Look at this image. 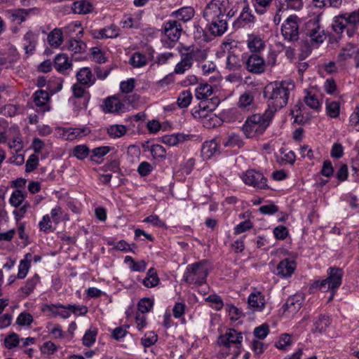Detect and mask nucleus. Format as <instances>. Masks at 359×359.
Listing matches in <instances>:
<instances>
[{
  "label": "nucleus",
  "instance_id": "obj_11",
  "mask_svg": "<svg viewBox=\"0 0 359 359\" xmlns=\"http://www.w3.org/2000/svg\"><path fill=\"white\" fill-rule=\"evenodd\" d=\"M243 182L248 186L257 189H264L267 187L266 179L263 174L255 170H248L242 176Z\"/></svg>",
  "mask_w": 359,
  "mask_h": 359
},
{
  "label": "nucleus",
  "instance_id": "obj_40",
  "mask_svg": "<svg viewBox=\"0 0 359 359\" xmlns=\"http://www.w3.org/2000/svg\"><path fill=\"white\" fill-rule=\"evenodd\" d=\"M54 66L58 72L65 73L71 68L72 62L66 54L60 53L55 56Z\"/></svg>",
  "mask_w": 359,
  "mask_h": 359
},
{
  "label": "nucleus",
  "instance_id": "obj_2",
  "mask_svg": "<svg viewBox=\"0 0 359 359\" xmlns=\"http://www.w3.org/2000/svg\"><path fill=\"white\" fill-rule=\"evenodd\" d=\"M327 277L323 280H318L314 282L313 287L318 289L323 292H331L328 301H331L337 290L340 287L342 283L344 271L340 268L330 267L327 269Z\"/></svg>",
  "mask_w": 359,
  "mask_h": 359
},
{
  "label": "nucleus",
  "instance_id": "obj_32",
  "mask_svg": "<svg viewBox=\"0 0 359 359\" xmlns=\"http://www.w3.org/2000/svg\"><path fill=\"white\" fill-rule=\"evenodd\" d=\"M194 13V9L192 7L185 6L173 11L170 16L178 22H187L193 18Z\"/></svg>",
  "mask_w": 359,
  "mask_h": 359
},
{
  "label": "nucleus",
  "instance_id": "obj_37",
  "mask_svg": "<svg viewBox=\"0 0 359 359\" xmlns=\"http://www.w3.org/2000/svg\"><path fill=\"white\" fill-rule=\"evenodd\" d=\"M124 263L133 272H144L147 266V264L144 260L136 261L130 256L125 257Z\"/></svg>",
  "mask_w": 359,
  "mask_h": 359
},
{
  "label": "nucleus",
  "instance_id": "obj_47",
  "mask_svg": "<svg viewBox=\"0 0 359 359\" xmlns=\"http://www.w3.org/2000/svg\"><path fill=\"white\" fill-rule=\"evenodd\" d=\"M323 89L327 95L332 97H337L340 94L338 86L335 80L332 77L325 80L323 84Z\"/></svg>",
  "mask_w": 359,
  "mask_h": 359
},
{
  "label": "nucleus",
  "instance_id": "obj_58",
  "mask_svg": "<svg viewBox=\"0 0 359 359\" xmlns=\"http://www.w3.org/2000/svg\"><path fill=\"white\" fill-rule=\"evenodd\" d=\"M90 153L89 148L86 144H79L72 149V156L78 160L82 161L86 159Z\"/></svg>",
  "mask_w": 359,
  "mask_h": 359
},
{
  "label": "nucleus",
  "instance_id": "obj_64",
  "mask_svg": "<svg viewBox=\"0 0 359 359\" xmlns=\"http://www.w3.org/2000/svg\"><path fill=\"white\" fill-rule=\"evenodd\" d=\"M191 93L189 90H184L180 93L177 102L180 108H185L191 104Z\"/></svg>",
  "mask_w": 359,
  "mask_h": 359
},
{
  "label": "nucleus",
  "instance_id": "obj_12",
  "mask_svg": "<svg viewBox=\"0 0 359 359\" xmlns=\"http://www.w3.org/2000/svg\"><path fill=\"white\" fill-rule=\"evenodd\" d=\"M57 131L60 137L66 140L81 138L90 133V128L86 126L81 128H58Z\"/></svg>",
  "mask_w": 359,
  "mask_h": 359
},
{
  "label": "nucleus",
  "instance_id": "obj_13",
  "mask_svg": "<svg viewBox=\"0 0 359 359\" xmlns=\"http://www.w3.org/2000/svg\"><path fill=\"white\" fill-rule=\"evenodd\" d=\"M20 55L15 46L10 45L1 54L0 64L6 68H13L20 60Z\"/></svg>",
  "mask_w": 359,
  "mask_h": 359
},
{
  "label": "nucleus",
  "instance_id": "obj_17",
  "mask_svg": "<svg viewBox=\"0 0 359 359\" xmlns=\"http://www.w3.org/2000/svg\"><path fill=\"white\" fill-rule=\"evenodd\" d=\"M297 268V263L294 258H285L281 260L276 267V275L287 278L290 277Z\"/></svg>",
  "mask_w": 359,
  "mask_h": 359
},
{
  "label": "nucleus",
  "instance_id": "obj_8",
  "mask_svg": "<svg viewBox=\"0 0 359 359\" xmlns=\"http://www.w3.org/2000/svg\"><path fill=\"white\" fill-rule=\"evenodd\" d=\"M306 34L311 43L318 45L325 39L324 30L320 25L319 17H315L306 22Z\"/></svg>",
  "mask_w": 359,
  "mask_h": 359
},
{
  "label": "nucleus",
  "instance_id": "obj_23",
  "mask_svg": "<svg viewBox=\"0 0 359 359\" xmlns=\"http://www.w3.org/2000/svg\"><path fill=\"white\" fill-rule=\"evenodd\" d=\"M242 6V12L240 14L239 19L240 20L244 22L246 24H251L254 22L255 16L252 15L248 5L245 4L238 5L236 6H231L229 11L227 13V15L231 17L233 16L234 14L238 11V7Z\"/></svg>",
  "mask_w": 359,
  "mask_h": 359
},
{
  "label": "nucleus",
  "instance_id": "obj_60",
  "mask_svg": "<svg viewBox=\"0 0 359 359\" xmlns=\"http://www.w3.org/2000/svg\"><path fill=\"white\" fill-rule=\"evenodd\" d=\"M241 66V62L238 56L235 54H229L226 59V67L231 70L235 71L238 69Z\"/></svg>",
  "mask_w": 359,
  "mask_h": 359
},
{
  "label": "nucleus",
  "instance_id": "obj_4",
  "mask_svg": "<svg viewBox=\"0 0 359 359\" xmlns=\"http://www.w3.org/2000/svg\"><path fill=\"white\" fill-rule=\"evenodd\" d=\"M276 63L277 55L272 51L268 53L266 60L257 54L250 55L245 62V67L251 73L262 74L271 72Z\"/></svg>",
  "mask_w": 359,
  "mask_h": 359
},
{
  "label": "nucleus",
  "instance_id": "obj_28",
  "mask_svg": "<svg viewBox=\"0 0 359 359\" xmlns=\"http://www.w3.org/2000/svg\"><path fill=\"white\" fill-rule=\"evenodd\" d=\"M208 28L214 36H221L227 30L228 24L224 18H218L217 20L208 21Z\"/></svg>",
  "mask_w": 359,
  "mask_h": 359
},
{
  "label": "nucleus",
  "instance_id": "obj_1",
  "mask_svg": "<svg viewBox=\"0 0 359 359\" xmlns=\"http://www.w3.org/2000/svg\"><path fill=\"white\" fill-rule=\"evenodd\" d=\"M295 85L292 79L275 81L268 83L264 90V97L266 101L268 112L273 113L285 107L289 100Z\"/></svg>",
  "mask_w": 359,
  "mask_h": 359
},
{
  "label": "nucleus",
  "instance_id": "obj_31",
  "mask_svg": "<svg viewBox=\"0 0 359 359\" xmlns=\"http://www.w3.org/2000/svg\"><path fill=\"white\" fill-rule=\"evenodd\" d=\"M219 151V142L217 139L205 141L202 145L201 154L204 158H210Z\"/></svg>",
  "mask_w": 359,
  "mask_h": 359
},
{
  "label": "nucleus",
  "instance_id": "obj_36",
  "mask_svg": "<svg viewBox=\"0 0 359 359\" xmlns=\"http://www.w3.org/2000/svg\"><path fill=\"white\" fill-rule=\"evenodd\" d=\"M189 139V135H185L183 133H175L163 136L161 141L165 144H167L170 147H174L178 144L180 142Z\"/></svg>",
  "mask_w": 359,
  "mask_h": 359
},
{
  "label": "nucleus",
  "instance_id": "obj_27",
  "mask_svg": "<svg viewBox=\"0 0 359 359\" xmlns=\"http://www.w3.org/2000/svg\"><path fill=\"white\" fill-rule=\"evenodd\" d=\"M152 57V51L144 53L137 51L132 54L130 57V64L135 68H140L145 66Z\"/></svg>",
  "mask_w": 359,
  "mask_h": 359
},
{
  "label": "nucleus",
  "instance_id": "obj_7",
  "mask_svg": "<svg viewBox=\"0 0 359 359\" xmlns=\"http://www.w3.org/2000/svg\"><path fill=\"white\" fill-rule=\"evenodd\" d=\"M231 6L229 0H212L205 7L203 16L207 22L224 18Z\"/></svg>",
  "mask_w": 359,
  "mask_h": 359
},
{
  "label": "nucleus",
  "instance_id": "obj_15",
  "mask_svg": "<svg viewBox=\"0 0 359 359\" xmlns=\"http://www.w3.org/2000/svg\"><path fill=\"white\" fill-rule=\"evenodd\" d=\"M265 295L257 289L254 288L248 297L249 308L254 312H262L266 306Z\"/></svg>",
  "mask_w": 359,
  "mask_h": 359
},
{
  "label": "nucleus",
  "instance_id": "obj_41",
  "mask_svg": "<svg viewBox=\"0 0 359 359\" xmlns=\"http://www.w3.org/2000/svg\"><path fill=\"white\" fill-rule=\"evenodd\" d=\"M212 112V111L208 108L206 104L202 101L199 103L198 106L194 107L191 110L194 118L201 121L202 123Z\"/></svg>",
  "mask_w": 359,
  "mask_h": 359
},
{
  "label": "nucleus",
  "instance_id": "obj_61",
  "mask_svg": "<svg viewBox=\"0 0 359 359\" xmlns=\"http://www.w3.org/2000/svg\"><path fill=\"white\" fill-rule=\"evenodd\" d=\"M355 54V48L352 46H347L343 48L338 55L339 62H346L351 59Z\"/></svg>",
  "mask_w": 359,
  "mask_h": 359
},
{
  "label": "nucleus",
  "instance_id": "obj_54",
  "mask_svg": "<svg viewBox=\"0 0 359 359\" xmlns=\"http://www.w3.org/2000/svg\"><path fill=\"white\" fill-rule=\"evenodd\" d=\"M305 93L304 99L305 104L312 109L320 111L322 105L317 96L307 90Z\"/></svg>",
  "mask_w": 359,
  "mask_h": 359
},
{
  "label": "nucleus",
  "instance_id": "obj_63",
  "mask_svg": "<svg viewBox=\"0 0 359 359\" xmlns=\"http://www.w3.org/2000/svg\"><path fill=\"white\" fill-rule=\"evenodd\" d=\"M86 48V46L83 41L74 39H70L67 45V49L74 53H83Z\"/></svg>",
  "mask_w": 359,
  "mask_h": 359
},
{
  "label": "nucleus",
  "instance_id": "obj_9",
  "mask_svg": "<svg viewBox=\"0 0 359 359\" xmlns=\"http://www.w3.org/2000/svg\"><path fill=\"white\" fill-rule=\"evenodd\" d=\"M299 26L297 15L289 16L283 23L281 33L283 38L288 41H296L299 38Z\"/></svg>",
  "mask_w": 359,
  "mask_h": 359
},
{
  "label": "nucleus",
  "instance_id": "obj_24",
  "mask_svg": "<svg viewBox=\"0 0 359 359\" xmlns=\"http://www.w3.org/2000/svg\"><path fill=\"white\" fill-rule=\"evenodd\" d=\"M32 9H10L6 11V18L12 22L21 24L26 21Z\"/></svg>",
  "mask_w": 359,
  "mask_h": 359
},
{
  "label": "nucleus",
  "instance_id": "obj_3",
  "mask_svg": "<svg viewBox=\"0 0 359 359\" xmlns=\"http://www.w3.org/2000/svg\"><path fill=\"white\" fill-rule=\"evenodd\" d=\"M273 115L266 112L264 114H257L249 117L243 126V131L248 138H252L264 132L269 125Z\"/></svg>",
  "mask_w": 359,
  "mask_h": 359
},
{
  "label": "nucleus",
  "instance_id": "obj_59",
  "mask_svg": "<svg viewBox=\"0 0 359 359\" xmlns=\"http://www.w3.org/2000/svg\"><path fill=\"white\" fill-rule=\"evenodd\" d=\"M63 33L71 35L74 33L83 34L81 23L79 21H72L68 23L62 29Z\"/></svg>",
  "mask_w": 359,
  "mask_h": 359
},
{
  "label": "nucleus",
  "instance_id": "obj_57",
  "mask_svg": "<svg viewBox=\"0 0 359 359\" xmlns=\"http://www.w3.org/2000/svg\"><path fill=\"white\" fill-rule=\"evenodd\" d=\"M97 334V330L95 327L87 330L82 338L83 344L87 347L92 346L95 342Z\"/></svg>",
  "mask_w": 359,
  "mask_h": 359
},
{
  "label": "nucleus",
  "instance_id": "obj_26",
  "mask_svg": "<svg viewBox=\"0 0 359 359\" xmlns=\"http://www.w3.org/2000/svg\"><path fill=\"white\" fill-rule=\"evenodd\" d=\"M303 303V297L300 294H295L290 297L285 305L283 309L285 312L289 314L294 315L297 313L301 309Z\"/></svg>",
  "mask_w": 359,
  "mask_h": 359
},
{
  "label": "nucleus",
  "instance_id": "obj_62",
  "mask_svg": "<svg viewBox=\"0 0 359 359\" xmlns=\"http://www.w3.org/2000/svg\"><path fill=\"white\" fill-rule=\"evenodd\" d=\"M348 127L350 129L359 132V106L357 105L348 118Z\"/></svg>",
  "mask_w": 359,
  "mask_h": 359
},
{
  "label": "nucleus",
  "instance_id": "obj_18",
  "mask_svg": "<svg viewBox=\"0 0 359 359\" xmlns=\"http://www.w3.org/2000/svg\"><path fill=\"white\" fill-rule=\"evenodd\" d=\"M91 35L96 39H114L119 35V29L115 25H109L101 29L92 30Z\"/></svg>",
  "mask_w": 359,
  "mask_h": 359
},
{
  "label": "nucleus",
  "instance_id": "obj_30",
  "mask_svg": "<svg viewBox=\"0 0 359 359\" xmlns=\"http://www.w3.org/2000/svg\"><path fill=\"white\" fill-rule=\"evenodd\" d=\"M246 44L251 52H259L265 47V43L263 39L255 34H248Z\"/></svg>",
  "mask_w": 359,
  "mask_h": 359
},
{
  "label": "nucleus",
  "instance_id": "obj_16",
  "mask_svg": "<svg viewBox=\"0 0 359 359\" xmlns=\"http://www.w3.org/2000/svg\"><path fill=\"white\" fill-rule=\"evenodd\" d=\"M39 39V32L33 29H29L24 34L22 40V48L26 55H31L36 50Z\"/></svg>",
  "mask_w": 359,
  "mask_h": 359
},
{
  "label": "nucleus",
  "instance_id": "obj_51",
  "mask_svg": "<svg viewBox=\"0 0 359 359\" xmlns=\"http://www.w3.org/2000/svg\"><path fill=\"white\" fill-rule=\"evenodd\" d=\"M144 148L145 151H148L151 153L154 158L165 159L166 157V151L161 144H154L147 145Z\"/></svg>",
  "mask_w": 359,
  "mask_h": 359
},
{
  "label": "nucleus",
  "instance_id": "obj_46",
  "mask_svg": "<svg viewBox=\"0 0 359 359\" xmlns=\"http://www.w3.org/2000/svg\"><path fill=\"white\" fill-rule=\"evenodd\" d=\"M38 225L39 230L46 233L53 232L57 226L48 214L42 217Z\"/></svg>",
  "mask_w": 359,
  "mask_h": 359
},
{
  "label": "nucleus",
  "instance_id": "obj_45",
  "mask_svg": "<svg viewBox=\"0 0 359 359\" xmlns=\"http://www.w3.org/2000/svg\"><path fill=\"white\" fill-rule=\"evenodd\" d=\"M128 130V128L127 126L122 124H113L107 128L108 135L113 139H117L124 136Z\"/></svg>",
  "mask_w": 359,
  "mask_h": 359
},
{
  "label": "nucleus",
  "instance_id": "obj_20",
  "mask_svg": "<svg viewBox=\"0 0 359 359\" xmlns=\"http://www.w3.org/2000/svg\"><path fill=\"white\" fill-rule=\"evenodd\" d=\"M243 336L234 329H229L224 335L220 336L218 343L226 347L232 344H240L242 341Z\"/></svg>",
  "mask_w": 359,
  "mask_h": 359
},
{
  "label": "nucleus",
  "instance_id": "obj_49",
  "mask_svg": "<svg viewBox=\"0 0 359 359\" xmlns=\"http://www.w3.org/2000/svg\"><path fill=\"white\" fill-rule=\"evenodd\" d=\"M48 215L57 225L62 221L69 220L68 214L65 212L60 205H55L54 208H53L50 210V214Z\"/></svg>",
  "mask_w": 359,
  "mask_h": 359
},
{
  "label": "nucleus",
  "instance_id": "obj_53",
  "mask_svg": "<svg viewBox=\"0 0 359 359\" xmlns=\"http://www.w3.org/2000/svg\"><path fill=\"white\" fill-rule=\"evenodd\" d=\"M187 54L191 56L192 64H194V62L195 61L198 62V65L203 62L208 56V53L205 50L199 48H193L191 50L187 52Z\"/></svg>",
  "mask_w": 359,
  "mask_h": 359
},
{
  "label": "nucleus",
  "instance_id": "obj_34",
  "mask_svg": "<svg viewBox=\"0 0 359 359\" xmlns=\"http://www.w3.org/2000/svg\"><path fill=\"white\" fill-rule=\"evenodd\" d=\"M142 283L147 288H153L158 286L161 283V280L156 269L153 267L149 269L146 276L142 280Z\"/></svg>",
  "mask_w": 359,
  "mask_h": 359
},
{
  "label": "nucleus",
  "instance_id": "obj_21",
  "mask_svg": "<svg viewBox=\"0 0 359 359\" xmlns=\"http://www.w3.org/2000/svg\"><path fill=\"white\" fill-rule=\"evenodd\" d=\"M41 283V278L39 274L34 273L30 276L19 289L21 297H27L32 294L36 286Z\"/></svg>",
  "mask_w": 359,
  "mask_h": 359
},
{
  "label": "nucleus",
  "instance_id": "obj_43",
  "mask_svg": "<svg viewBox=\"0 0 359 359\" xmlns=\"http://www.w3.org/2000/svg\"><path fill=\"white\" fill-rule=\"evenodd\" d=\"M325 113L331 118H337L340 115L341 104L337 101L326 100Z\"/></svg>",
  "mask_w": 359,
  "mask_h": 359
},
{
  "label": "nucleus",
  "instance_id": "obj_50",
  "mask_svg": "<svg viewBox=\"0 0 359 359\" xmlns=\"http://www.w3.org/2000/svg\"><path fill=\"white\" fill-rule=\"evenodd\" d=\"M27 196V193L25 191H22L20 189L14 190L10 196L9 203L10 204L15 207L18 208L22 204H24V201Z\"/></svg>",
  "mask_w": 359,
  "mask_h": 359
},
{
  "label": "nucleus",
  "instance_id": "obj_44",
  "mask_svg": "<svg viewBox=\"0 0 359 359\" xmlns=\"http://www.w3.org/2000/svg\"><path fill=\"white\" fill-rule=\"evenodd\" d=\"M302 6V0H278L276 4V7H278L280 11H287L288 9L299 11Z\"/></svg>",
  "mask_w": 359,
  "mask_h": 359
},
{
  "label": "nucleus",
  "instance_id": "obj_10",
  "mask_svg": "<svg viewBox=\"0 0 359 359\" xmlns=\"http://www.w3.org/2000/svg\"><path fill=\"white\" fill-rule=\"evenodd\" d=\"M41 311L50 318L60 317L67 319L71 316V311L69 304L64 305L60 303L45 304L41 307Z\"/></svg>",
  "mask_w": 359,
  "mask_h": 359
},
{
  "label": "nucleus",
  "instance_id": "obj_48",
  "mask_svg": "<svg viewBox=\"0 0 359 359\" xmlns=\"http://www.w3.org/2000/svg\"><path fill=\"white\" fill-rule=\"evenodd\" d=\"M212 94V88L208 83H201L195 89L196 99L206 100Z\"/></svg>",
  "mask_w": 359,
  "mask_h": 359
},
{
  "label": "nucleus",
  "instance_id": "obj_56",
  "mask_svg": "<svg viewBox=\"0 0 359 359\" xmlns=\"http://www.w3.org/2000/svg\"><path fill=\"white\" fill-rule=\"evenodd\" d=\"M63 79L61 77H49L48 90L53 95L60 91L62 88Z\"/></svg>",
  "mask_w": 359,
  "mask_h": 359
},
{
  "label": "nucleus",
  "instance_id": "obj_38",
  "mask_svg": "<svg viewBox=\"0 0 359 359\" xmlns=\"http://www.w3.org/2000/svg\"><path fill=\"white\" fill-rule=\"evenodd\" d=\"M30 257H31V253L28 252L26 253L22 259L18 264V273H17V278L18 279H24L27 273H29V271L31 268V264H30Z\"/></svg>",
  "mask_w": 359,
  "mask_h": 359
},
{
  "label": "nucleus",
  "instance_id": "obj_5",
  "mask_svg": "<svg viewBox=\"0 0 359 359\" xmlns=\"http://www.w3.org/2000/svg\"><path fill=\"white\" fill-rule=\"evenodd\" d=\"M210 266L205 261L189 264L183 275V279L189 284L201 285L205 283Z\"/></svg>",
  "mask_w": 359,
  "mask_h": 359
},
{
  "label": "nucleus",
  "instance_id": "obj_14",
  "mask_svg": "<svg viewBox=\"0 0 359 359\" xmlns=\"http://www.w3.org/2000/svg\"><path fill=\"white\" fill-rule=\"evenodd\" d=\"M50 96L47 91L43 90H38L34 92L32 97L37 111L43 113L50 111Z\"/></svg>",
  "mask_w": 359,
  "mask_h": 359
},
{
  "label": "nucleus",
  "instance_id": "obj_33",
  "mask_svg": "<svg viewBox=\"0 0 359 359\" xmlns=\"http://www.w3.org/2000/svg\"><path fill=\"white\" fill-rule=\"evenodd\" d=\"M142 11L134 14H126L121 20V25L123 28H137L140 25Z\"/></svg>",
  "mask_w": 359,
  "mask_h": 359
},
{
  "label": "nucleus",
  "instance_id": "obj_19",
  "mask_svg": "<svg viewBox=\"0 0 359 359\" xmlns=\"http://www.w3.org/2000/svg\"><path fill=\"white\" fill-rule=\"evenodd\" d=\"M72 88L74 97L70 98L69 102L72 104H76L79 102V104L81 105V108L86 109L89 100V96L86 93L84 88H83L79 83L73 85Z\"/></svg>",
  "mask_w": 359,
  "mask_h": 359
},
{
  "label": "nucleus",
  "instance_id": "obj_25",
  "mask_svg": "<svg viewBox=\"0 0 359 359\" xmlns=\"http://www.w3.org/2000/svg\"><path fill=\"white\" fill-rule=\"evenodd\" d=\"M76 76L78 82L86 87L92 86L96 81V77L93 75L89 67L81 68L76 72Z\"/></svg>",
  "mask_w": 359,
  "mask_h": 359
},
{
  "label": "nucleus",
  "instance_id": "obj_22",
  "mask_svg": "<svg viewBox=\"0 0 359 359\" xmlns=\"http://www.w3.org/2000/svg\"><path fill=\"white\" fill-rule=\"evenodd\" d=\"M71 8L74 14L87 15L93 13L95 6L92 0H77L72 4Z\"/></svg>",
  "mask_w": 359,
  "mask_h": 359
},
{
  "label": "nucleus",
  "instance_id": "obj_6",
  "mask_svg": "<svg viewBox=\"0 0 359 359\" xmlns=\"http://www.w3.org/2000/svg\"><path fill=\"white\" fill-rule=\"evenodd\" d=\"M163 36L161 41L165 48H172L180 39L182 27L180 22L177 20L170 19L166 20L163 25Z\"/></svg>",
  "mask_w": 359,
  "mask_h": 359
},
{
  "label": "nucleus",
  "instance_id": "obj_52",
  "mask_svg": "<svg viewBox=\"0 0 359 359\" xmlns=\"http://www.w3.org/2000/svg\"><path fill=\"white\" fill-rule=\"evenodd\" d=\"M254 96L250 92H245L238 100V107L245 110H250L253 107Z\"/></svg>",
  "mask_w": 359,
  "mask_h": 359
},
{
  "label": "nucleus",
  "instance_id": "obj_42",
  "mask_svg": "<svg viewBox=\"0 0 359 359\" xmlns=\"http://www.w3.org/2000/svg\"><path fill=\"white\" fill-rule=\"evenodd\" d=\"M243 144L241 137L235 133L229 134L221 141V144L225 148L241 147Z\"/></svg>",
  "mask_w": 359,
  "mask_h": 359
},
{
  "label": "nucleus",
  "instance_id": "obj_29",
  "mask_svg": "<svg viewBox=\"0 0 359 359\" xmlns=\"http://www.w3.org/2000/svg\"><path fill=\"white\" fill-rule=\"evenodd\" d=\"M105 113H118L123 111L124 105L116 97H110L105 100L102 106Z\"/></svg>",
  "mask_w": 359,
  "mask_h": 359
},
{
  "label": "nucleus",
  "instance_id": "obj_39",
  "mask_svg": "<svg viewBox=\"0 0 359 359\" xmlns=\"http://www.w3.org/2000/svg\"><path fill=\"white\" fill-rule=\"evenodd\" d=\"M48 44L53 48H59L63 42V31L60 28H55L48 35Z\"/></svg>",
  "mask_w": 359,
  "mask_h": 359
},
{
  "label": "nucleus",
  "instance_id": "obj_35",
  "mask_svg": "<svg viewBox=\"0 0 359 359\" xmlns=\"http://www.w3.org/2000/svg\"><path fill=\"white\" fill-rule=\"evenodd\" d=\"M193 66L191 60V56L187 53L181 54V59L178 62L174 69V73L176 74H184L187 71L189 70Z\"/></svg>",
  "mask_w": 359,
  "mask_h": 359
},
{
  "label": "nucleus",
  "instance_id": "obj_55",
  "mask_svg": "<svg viewBox=\"0 0 359 359\" xmlns=\"http://www.w3.org/2000/svg\"><path fill=\"white\" fill-rule=\"evenodd\" d=\"M154 301L153 299L149 297H143L140 299L137 303V313H147L151 311L153 309Z\"/></svg>",
  "mask_w": 359,
  "mask_h": 359
}]
</instances>
